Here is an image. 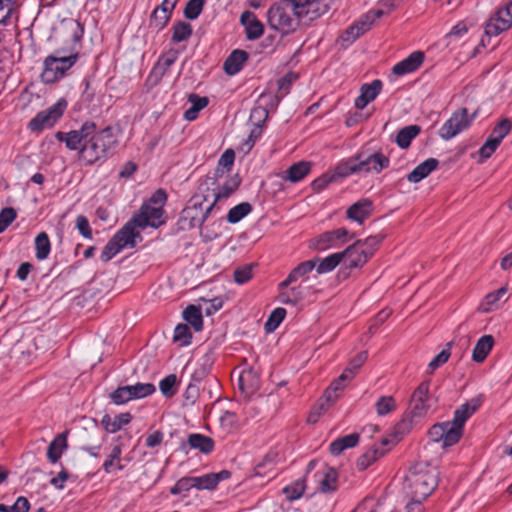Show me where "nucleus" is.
Segmentation results:
<instances>
[{"instance_id":"obj_53","label":"nucleus","mask_w":512,"mask_h":512,"mask_svg":"<svg viewBox=\"0 0 512 512\" xmlns=\"http://www.w3.org/2000/svg\"><path fill=\"white\" fill-rule=\"evenodd\" d=\"M499 145L500 143L496 139L489 136L485 143L478 150V154L480 156L479 163H483L489 159L499 147Z\"/></svg>"},{"instance_id":"obj_50","label":"nucleus","mask_w":512,"mask_h":512,"mask_svg":"<svg viewBox=\"0 0 512 512\" xmlns=\"http://www.w3.org/2000/svg\"><path fill=\"white\" fill-rule=\"evenodd\" d=\"M177 384V376L175 374H169L160 381L159 388L161 393L169 398L176 394Z\"/></svg>"},{"instance_id":"obj_40","label":"nucleus","mask_w":512,"mask_h":512,"mask_svg":"<svg viewBox=\"0 0 512 512\" xmlns=\"http://www.w3.org/2000/svg\"><path fill=\"white\" fill-rule=\"evenodd\" d=\"M306 490V476L295 480L290 485H286L282 492L287 500L294 501L300 499Z\"/></svg>"},{"instance_id":"obj_36","label":"nucleus","mask_w":512,"mask_h":512,"mask_svg":"<svg viewBox=\"0 0 512 512\" xmlns=\"http://www.w3.org/2000/svg\"><path fill=\"white\" fill-rule=\"evenodd\" d=\"M188 444L190 448L197 449L203 454H210L215 448L214 440L200 433H193L188 436Z\"/></svg>"},{"instance_id":"obj_23","label":"nucleus","mask_w":512,"mask_h":512,"mask_svg":"<svg viewBox=\"0 0 512 512\" xmlns=\"http://www.w3.org/2000/svg\"><path fill=\"white\" fill-rule=\"evenodd\" d=\"M424 61V53L421 51L412 52L407 58L395 64L392 72L397 76H402L416 71Z\"/></svg>"},{"instance_id":"obj_10","label":"nucleus","mask_w":512,"mask_h":512,"mask_svg":"<svg viewBox=\"0 0 512 512\" xmlns=\"http://www.w3.org/2000/svg\"><path fill=\"white\" fill-rule=\"evenodd\" d=\"M133 222H136L140 229L159 228L166 222L165 210L160 206L142 204L138 212L133 215Z\"/></svg>"},{"instance_id":"obj_54","label":"nucleus","mask_w":512,"mask_h":512,"mask_svg":"<svg viewBox=\"0 0 512 512\" xmlns=\"http://www.w3.org/2000/svg\"><path fill=\"white\" fill-rule=\"evenodd\" d=\"M285 316L286 310L284 308L278 307L274 309L265 323L266 331H274L284 320Z\"/></svg>"},{"instance_id":"obj_28","label":"nucleus","mask_w":512,"mask_h":512,"mask_svg":"<svg viewBox=\"0 0 512 512\" xmlns=\"http://www.w3.org/2000/svg\"><path fill=\"white\" fill-rule=\"evenodd\" d=\"M311 168V162L302 160L291 165L282 173L281 178L291 183H297L303 180L310 173Z\"/></svg>"},{"instance_id":"obj_3","label":"nucleus","mask_w":512,"mask_h":512,"mask_svg":"<svg viewBox=\"0 0 512 512\" xmlns=\"http://www.w3.org/2000/svg\"><path fill=\"white\" fill-rule=\"evenodd\" d=\"M438 485L437 473L427 465L416 464L408 470L404 480L407 495L425 500Z\"/></svg>"},{"instance_id":"obj_55","label":"nucleus","mask_w":512,"mask_h":512,"mask_svg":"<svg viewBox=\"0 0 512 512\" xmlns=\"http://www.w3.org/2000/svg\"><path fill=\"white\" fill-rule=\"evenodd\" d=\"M132 418H101V424L108 433L119 431L124 425L130 423Z\"/></svg>"},{"instance_id":"obj_59","label":"nucleus","mask_w":512,"mask_h":512,"mask_svg":"<svg viewBox=\"0 0 512 512\" xmlns=\"http://www.w3.org/2000/svg\"><path fill=\"white\" fill-rule=\"evenodd\" d=\"M217 420L227 433H235L246 424L245 418H217Z\"/></svg>"},{"instance_id":"obj_63","label":"nucleus","mask_w":512,"mask_h":512,"mask_svg":"<svg viewBox=\"0 0 512 512\" xmlns=\"http://www.w3.org/2000/svg\"><path fill=\"white\" fill-rule=\"evenodd\" d=\"M122 250L121 246L112 238L103 248L100 259L108 262Z\"/></svg>"},{"instance_id":"obj_29","label":"nucleus","mask_w":512,"mask_h":512,"mask_svg":"<svg viewBox=\"0 0 512 512\" xmlns=\"http://www.w3.org/2000/svg\"><path fill=\"white\" fill-rule=\"evenodd\" d=\"M319 476V491L322 493H332L335 492L338 488V472L335 468L325 466L322 472H317L315 474Z\"/></svg>"},{"instance_id":"obj_31","label":"nucleus","mask_w":512,"mask_h":512,"mask_svg":"<svg viewBox=\"0 0 512 512\" xmlns=\"http://www.w3.org/2000/svg\"><path fill=\"white\" fill-rule=\"evenodd\" d=\"M438 165L439 161L436 158H428L407 175V180L410 183H418L437 169Z\"/></svg>"},{"instance_id":"obj_1","label":"nucleus","mask_w":512,"mask_h":512,"mask_svg":"<svg viewBox=\"0 0 512 512\" xmlns=\"http://www.w3.org/2000/svg\"><path fill=\"white\" fill-rule=\"evenodd\" d=\"M56 139L65 142L69 150H79V156L87 165H92L107 157L109 151L117 145V139L111 127L97 130L92 121H86L80 129L69 132H57Z\"/></svg>"},{"instance_id":"obj_43","label":"nucleus","mask_w":512,"mask_h":512,"mask_svg":"<svg viewBox=\"0 0 512 512\" xmlns=\"http://www.w3.org/2000/svg\"><path fill=\"white\" fill-rule=\"evenodd\" d=\"M184 320L189 323L195 331H201L203 328V317L199 307L189 305L183 311Z\"/></svg>"},{"instance_id":"obj_42","label":"nucleus","mask_w":512,"mask_h":512,"mask_svg":"<svg viewBox=\"0 0 512 512\" xmlns=\"http://www.w3.org/2000/svg\"><path fill=\"white\" fill-rule=\"evenodd\" d=\"M359 172V167L357 165L355 156L349 157L348 159L341 161L336 167L334 174V179L336 177L345 178L352 174H357Z\"/></svg>"},{"instance_id":"obj_5","label":"nucleus","mask_w":512,"mask_h":512,"mask_svg":"<svg viewBox=\"0 0 512 512\" xmlns=\"http://www.w3.org/2000/svg\"><path fill=\"white\" fill-rule=\"evenodd\" d=\"M78 53H72L69 56H61L57 50L55 54L48 55L43 61V70L41 81L44 84H54L61 80L69 69L77 62Z\"/></svg>"},{"instance_id":"obj_49","label":"nucleus","mask_w":512,"mask_h":512,"mask_svg":"<svg viewBox=\"0 0 512 512\" xmlns=\"http://www.w3.org/2000/svg\"><path fill=\"white\" fill-rule=\"evenodd\" d=\"M172 41L179 43L187 40L192 34V27L189 23L178 21L173 25Z\"/></svg>"},{"instance_id":"obj_39","label":"nucleus","mask_w":512,"mask_h":512,"mask_svg":"<svg viewBox=\"0 0 512 512\" xmlns=\"http://www.w3.org/2000/svg\"><path fill=\"white\" fill-rule=\"evenodd\" d=\"M421 132L419 125H408L400 129L396 135L395 142L401 149H407L412 140Z\"/></svg>"},{"instance_id":"obj_57","label":"nucleus","mask_w":512,"mask_h":512,"mask_svg":"<svg viewBox=\"0 0 512 512\" xmlns=\"http://www.w3.org/2000/svg\"><path fill=\"white\" fill-rule=\"evenodd\" d=\"M192 334L187 324H178L174 330L173 340L179 342L181 346L189 345Z\"/></svg>"},{"instance_id":"obj_56","label":"nucleus","mask_w":512,"mask_h":512,"mask_svg":"<svg viewBox=\"0 0 512 512\" xmlns=\"http://www.w3.org/2000/svg\"><path fill=\"white\" fill-rule=\"evenodd\" d=\"M205 0H189L184 8V16L189 20H195L201 14Z\"/></svg>"},{"instance_id":"obj_61","label":"nucleus","mask_w":512,"mask_h":512,"mask_svg":"<svg viewBox=\"0 0 512 512\" xmlns=\"http://www.w3.org/2000/svg\"><path fill=\"white\" fill-rule=\"evenodd\" d=\"M194 488L197 490H214L216 485L213 479V473H207L202 476H193Z\"/></svg>"},{"instance_id":"obj_44","label":"nucleus","mask_w":512,"mask_h":512,"mask_svg":"<svg viewBox=\"0 0 512 512\" xmlns=\"http://www.w3.org/2000/svg\"><path fill=\"white\" fill-rule=\"evenodd\" d=\"M340 252L330 254L329 256L319 259L317 258L318 265L316 266V271L318 274H324L331 272L334 270L340 263H342Z\"/></svg>"},{"instance_id":"obj_33","label":"nucleus","mask_w":512,"mask_h":512,"mask_svg":"<svg viewBox=\"0 0 512 512\" xmlns=\"http://www.w3.org/2000/svg\"><path fill=\"white\" fill-rule=\"evenodd\" d=\"M248 53L244 50L236 49L226 58L223 68L226 74L235 75L248 60Z\"/></svg>"},{"instance_id":"obj_17","label":"nucleus","mask_w":512,"mask_h":512,"mask_svg":"<svg viewBox=\"0 0 512 512\" xmlns=\"http://www.w3.org/2000/svg\"><path fill=\"white\" fill-rule=\"evenodd\" d=\"M202 204V202H194L183 209L181 221L186 223L189 228L201 227L210 214L215 211L210 210L209 205L203 209Z\"/></svg>"},{"instance_id":"obj_35","label":"nucleus","mask_w":512,"mask_h":512,"mask_svg":"<svg viewBox=\"0 0 512 512\" xmlns=\"http://www.w3.org/2000/svg\"><path fill=\"white\" fill-rule=\"evenodd\" d=\"M279 453L276 449H270L254 467L255 476H266L277 464Z\"/></svg>"},{"instance_id":"obj_38","label":"nucleus","mask_w":512,"mask_h":512,"mask_svg":"<svg viewBox=\"0 0 512 512\" xmlns=\"http://www.w3.org/2000/svg\"><path fill=\"white\" fill-rule=\"evenodd\" d=\"M388 449H380L377 445H373L365 453H363L356 461V468L359 471L366 470L371 464L383 457Z\"/></svg>"},{"instance_id":"obj_13","label":"nucleus","mask_w":512,"mask_h":512,"mask_svg":"<svg viewBox=\"0 0 512 512\" xmlns=\"http://www.w3.org/2000/svg\"><path fill=\"white\" fill-rule=\"evenodd\" d=\"M240 184L241 178L236 174L226 179L225 182L217 188V190L213 189L211 194L213 200L209 204V209L219 211L221 209L220 205L222 202L234 194L238 190ZM209 197L210 195L206 194L203 200L207 201Z\"/></svg>"},{"instance_id":"obj_22","label":"nucleus","mask_w":512,"mask_h":512,"mask_svg":"<svg viewBox=\"0 0 512 512\" xmlns=\"http://www.w3.org/2000/svg\"><path fill=\"white\" fill-rule=\"evenodd\" d=\"M136 222H133V217L112 237L121 248L130 247L133 248L136 245L135 238L140 236V233L136 230Z\"/></svg>"},{"instance_id":"obj_48","label":"nucleus","mask_w":512,"mask_h":512,"mask_svg":"<svg viewBox=\"0 0 512 512\" xmlns=\"http://www.w3.org/2000/svg\"><path fill=\"white\" fill-rule=\"evenodd\" d=\"M252 211V205L248 202H242L231 208L227 214V221L230 224H236Z\"/></svg>"},{"instance_id":"obj_15","label":"nucleus","mask_w":512,"mask_h":512,"mask_svg":"<svg viewBox=\"0 0 512 512\" xmlns=\"http://www.w3.org/2000/svg\"><path fill=\"white\" fill-rule=\"evenodd\" d=\"M303 26L309 25L329 10L327 0H295Z\"/></svg>"},{"instance_id":"obj_7","label":"nucleus","mask_w":512,"mask_h":512,"mask_svg":"<svg viewBox=\"0 0 512 512\" xmlns=\"http://www.w3.org/2000/svg\"><path fill=\"white\" fill-rule=\"evenodd\" d=\"M387 14L382 9H372L364 14L358 21L349 26L340 36L342 42L353 43L365 32L369 31L376 20Z\"/></svg>"},{"instance_id":"obj_14","label":"nucleus","mask_w":512,"mask_h":512,"mask_svg":"<svg viewBox=\"0 0 512 512\" xmlns=\"http://www.w3.org/2000/svg\"><path fill=\"white\" fill-rule=\"evenodd\" d=\"M349 231L346 228H338L332 231H327L320 234L318 237L311 241L310 247L318 250L325 251L330 248L338 247L347 242Z\"/></svg>"},{"instance_id":"obj_32","label":"nucleus","mask_w":512,"mask_h":512,"mask_svg":"<svg viewBox=\"0 0 512 512\" xmlns=\"http://www.w3.org/2000/svg\"><path fill=\"white\" fill-rule=\"evenodd\" d=\"M360 440V434L358 432H353L348 435H344L338 437L333 440L329 445V452L333 456L340 455L344 450L353 448L358 445Z\"/></svg>"},{"instance_id":"obj_45","label":"nucleus","mask_w":512,"mask_h":512,"mask_svg":"<svg viewBox=\"0 0 512 512\" xmlns=\"http://www.w3.org/2000/svg\"><path fill=\"white\" fill-rule=\"evenodd\" d=\"M121 455H122V448L120 445H114L107 457V459L104 461L102 468L105 471V473H110L112 470V467L115 466L117 470H123L125 468L124 465L121 464Z\"/></svg>"},{"instance_id":"obj_24","label":"nucleus","mask_w":512,"mask_h":512,"mask_svg":"<svg viewBox=\"0 0 512 512\" xmlns=\"http://www.w3.org/2000/svg\"><path fill=\"white\" fill-rule=\"evenodd\" d=\"M373 212V203L363 198L352 204L346 211L347 218L362 224Z\"/></svg>"},{"instance_id":"obj_11","label":"nucleus","mask_w":512,"mask_h":512,"mask_svg":"<svg viewBox=\"0 0 512 512\" xmlns=\"http://www.w3.org/2000/svg\"><path fill=\"white\" fill-rule=\"evenodd\" d=\"M156 388L152 383H136L118 387L111 393V399L115 404H123L132 399H139L149 396L155 392Z\"/></svg>"},{"instance_id":"obj_8","label":"nucleus","mask_w":512,"mask_h":512,"mask_svg":"<svg viewBox=\"0 0 512 512\" xmlns=\"http://www.w3.org/2000/svg\"><path fill=\"white\" fill-rule=\"evenodd\" d=\"M66 107L67 102L60 99L48 109L37 113L36 116L30 120L29 128L34 132H40L43 129L53 127L63 115Z\"/></svg>"},{"instance_id":"obj_19","label":"nucleus","mask_w":512,"mask_h":512,"mask_svg":"<svg viewBox=\"0 0 512 512\" xmlns=\"http://www.w3.org/2000/svg\"><path fill=\"white\" fill-rule=\"evenodd\" d=\"M260 387L258 372L252 368L242 370L238 377V388L245 397L254 395Z\"/></svg>"},{"instance_id":"obj_47","label":"nucleus","mask_w":512,"mask_h":512,"mask_svg":"<svg viewBox=\"0 0 512 512\" xmlns=\"http://www.w3.org/2000/svg\"><path fill=\"white\" fill-rule=\"evenodd\" d=\"M304 298V290L301 285L292 287L288 291H281L279 301L286 305H295Z\"/></svg>"},{"instance_id":"obj_41","label":"nucleus","mask_w":512,"mask_h":512,"mask_svg":"<svg viewBox=\"0 0 512 512\" xmlns=\"http://www.w3.org/2000/svg\"><path fill=\"white\" fill-rule=\"evenodd\" d=\"M51 251V243L46 232H40L35 238V257L42 261L48 258Z\"/></svg>"},{"instance_id":"obj_4","label":"nucleus","mask_w":512,"mask_h":512,"mask_svg":"<svg viewBox=\"0 0 512 512\" xmlns=\"http://www.w3.org/2000/svg\"><path fill=\"white\" fill-rule=\"evenodd\" d=\"M467 419L453 418L451 421L436 423L428 430V437L432 442L441 443L443 448L451 447L462 438Z\"/></svg>"},{"instance_id":"obj_58","label":"nucleus","mask_w":512,"mask_h":512,"mask_svg":"<svg viewBox=\"0 0 512 512\" xmlns=\"http://www.w3.org/2000/svg\"><path fill=\"white\" fill-rule=\"evenodd\" d=\"M194 488L193 476H183L170 488V494L179 495Z\"/></svg>"},{"instance_id":"obj_51","label":"nucleus","mask_w":512,"mask_h":512,"mask_svg":"<svg viewBox=\"0 0 512 512\" xmlns=\"http://www.w3.org/2000/svg\"><path fill=\"white\" fill-rule=\"evenodd\" d=\"M451 347L452 342H448L445 348L429 362L428 368L430 369V374L448 361L451 355Z\"/></svg>"},{"instance_id":"obj_18","label":"nucleus","mask_w":512,"mask_h":512,"mask_svg":"<svg viewBox=\"0 0 512 512\" xmlns=\"http://www.w3.org/2000/svg\"><path fill=\"white\" fill-rule=\"evenodd\" d=\"M512 25V11L507 7L497 10L485 26V33L488 36H497L508 30Z\"/></svg>"},{"instance_id":"obj_2","label":"nucleus","mask_w":512,"mask_h":512,"mask_svg":"<svg viewBox=\"0 0 512 512\" xmlns=\"http://www.w3.org/2000/svg\"><path fill=\"white\" fill-rule=\"evenodd\" d=\"M269 27L282 35L297 31L303 22L295 0H279L267 11Z\"/></svg>"},{"instance_id":"obj_37","label":"nucleus","mask_w":512,"mask_h":512,"mask_svg":"<svg viewBox=\"0 0 512 512\" xmlns=\"http://www.w3.org/2000/svg\"><path fill=\"white\" fill-rule=\"evenodd\" d=\"M494 345V338L492 335H484L478 339L472 351V359L477 363H482Z\"/></svg>"},{"instance_id":"obj_30","label":"nucleus","mask_w":512,"mask_h":512,"mask_svg":"<svg viewBox=\"0 0 512 512\" xmlns=\"http://www.w3.org/2000/svg\"><path fill=\"white\" fill-rule=\"evenodd\" d=\"M68 430L58 434L49 444L47 449L48 460L55 464L61 458L63 452L68 448Z\"/></svg>"},{"instance_id":"obj_26","label":"nucleus","mask_w":512,"mask_h":512,"mask_svg":"<svg viewBox=\"0 0 512 512\" xmlns=\"http://www.w3.org/2000/svg\"><path fill=\"white\" fill-rule=\"evenodd\" d=\"M381 89L382 82L378 79L372 81L370 84H363L360 89V95L355 99V107L357 109H364L378 96Z\"/></svg>"},{"instance_id":"obj_25","label":"nucleus","mask_w":512,"mask_h":512,"mask_svg":"<svg viewBox=\"0 0 512 512\" xmlns=\"http://www.w3.org/2000/svg\"><path fill=\"white\" fill-rule=\"evenodd\" d=\"M240 22L245 27L248 40H256L263 35L264 26L253 12L244 11L240 16Z\"/></svg>"},{"instance_id":"obj_34","label":"nucleus","mask_w":512,"mask_h":512,"mask_svg":"<svg viewBox=\"0 0 512 512\" xmlns=\"http://www.w3.org/2000/svg\"><path fill=\"white\" fill-rule=\"evenodd\" d=\"M318 259L307 260L298 264L287 276V278L279 284V289L287 288L291 283L295 282L300 277L305 276L311 272L317 264Z\"/></svg>"},{"instance_id":"obj_12","label":"nucleus","mask_w":512,"mask_h":512,"mask_svg":"<svg viewBox=\"0 0 512 512\" xmlns=\"http://www.w3.org/2000/svg\"><path fill=\"white\" fill-rule=\"evenodd\" d=\"M471 122L472 118L468 116L467 108H460L442 125L439 135L444 140H450L467 129Z\"/></svg>"},{"instance_id":"obj_52","label":"nucleus","mask_w":512,"mask_h":512,"mask_svg":"<svg viewBox=\"0 0 512 512\" xmlns=\"http://www.w3.org/2000/svg\"><path fill=\"white\" fill-rule=\"evenodd\" d=\"M511 129L512 122L509 119L504 118L496 124L489 136L501 143L505 136L509 134Z\"/></svg>"},{"instance_id":"obj_20","label":"nucleus","mask_w":512,"mask_h":512,"mask_svg":"<svg viewBox=\"0 0 512 512\" xmlns=\"http://www.w3.org/2000/svg\"><path fill=\"white\" fill-rule=\"evenodd\" d=\"M176 60V51L171 50L166 54L162 55L152 68L147 80L151 82L153 85L158 84L169 71L170 67L176 62Z\"/></svg>"},{"instance_id":"obj_21","label":"nucleus","mask_w":512,"mask_h":512,"mask_svg":"<svg viewBox=\"0 0 512 512\" xmlns=\"http://www.w3.org/2000/svg\"><path fill=\"white\" fill-rule=\"evenodd\" d=\"M351 381V376L347 374V371H343L342 374L333 380L329 387L325 390L323 397L320 401H325L327 405L333 404L342 394L347 383ZM324 403H320L321 409H324Z\"/></svg>"},{"instance_id":"obj_27","label":"nucleus","mask_w":512,"mask_h":512,"mask_svg":"<svg viewBox=\"0 0 512 512\" xmlns=\"http://www.w3.org/2000/svg\"><path fill=\"white\" fill-rule=\"evenodd\" d=\"M235 161V152L232 149H227L220 156L217 168L214 172V177L207 176L203 185H214L216 180L222 177L226 172H229Z\"/></svg>"},{"instance_id":"obj_62","label":"nucleus","mask_w":512,"mask_h":512,"mask_svg":"<svg viewBox=\"0 0 512 512\" xmlns=\"http://www.w3.org/2000/svg\"><path fill=\"white\" fill-rule=\"evenodd\" d=\"M368 354L366 351H362L358 353L354 358L351 359L347 368L344 371H347V374L351 376V380L354 375L358 372V370L362 367V365L367 360Z\"/></svg>"},{"instance_id":"obj_60","label":"nucleus","mask_w":512,"mask_h":512,"mask_svg":"<svg viewBox=\"0 0 512 512\" xmlns=\"http://www.w3.org/2000/svg\"><path fill=\"white\" fill-rule=\"evenodd\" d=\"M375 407L377 413L382 416L392 413L395 410L396 403L392 396H382L377 400Z\"/></svg>"},{"instance_id":"obj_16","label":"nucleus","mask_w":512,"mask_h":512,"mask_svg":"<svg viewBox=\"0 0 512 512\" xmlns=\"http://www.w3.org/2000/svg\"><path fill=\"white\" fill-rule=\"evenodd\" d=\"M361 245L362 240H357L344 251L340 252V254H342L341 258L345 270L361 267L371 257V251H368Z\"/></svg>"},{"instance_id":"obj_9","label":"nucleus","mask_w":512,"mask_h":512,"mask_svg":"<svg viewBox=\"0 0 512 512\" xmlns=\"http://www.w3.org/2000/svg\"><path fill=\"white\" fill-rule=\"evenodd\" d=\"M359 172L379 174L390 165V159L384 155L381 150L369 153L368 151H360L354 155Z\"/></svg>"},{"instance_id":"obj_64","label":"nucleus","mask_w":512,"mask_h":512,"mask_svg":"<svg viewBox=\"0 0 512 512\" xmlns=\"http://www.w3.org/2000/svg\"><path fill=\"white\" fill-rule=\"evenodd\" d=\"M507 293V287L503 286L498 290L491 292L485 296L484 304L487 306L484 308L485 311L492 310L498 303V301Z\"/></svg>"},{"instance_id":"obj_46","label":"nucleus","mask_w":512,"mask_h":512,"mask_svg":"<svg viewBox=\"0 0 512 512\" xmlns=\"http://www.w3.org/2000/svg\"><path fill=\"white\" fill-rule=\"evenodd\" d=\"M484 396L482 394L471 398L466 403L460 405L454 412V416H471L476 413L482 405Z\"/></svg>"},{"instance_id":"obj_6","label":"nucleus","mask_w":512,"mask_h":512,"mask_svg":"<svg viewBox=\"0 0 512 512\" xmlns=\"http://www.w3.org/2000/svg\"><path fill=\"white\" fill-rule=\"evenodd\" d=\"M429 390V380L422 381L414 390L409 403L411 416H425L435 412L437 398L431 395Z\"/></svg>"}]
</instances>
